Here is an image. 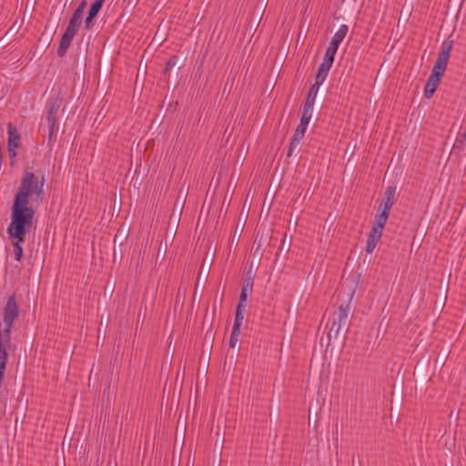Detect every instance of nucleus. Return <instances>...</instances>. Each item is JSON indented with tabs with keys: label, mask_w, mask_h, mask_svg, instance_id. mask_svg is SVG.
Listing matches in <instances>:
<instances>
[{
	"label": "nucleus",
	"mask_w": 466,
	"mask_h": 466,
	"mask_svg": "<svg viewBox=\"0 0 466 466\" xmlns=\"http://www.w3.org/2000/svg\"><path fill=\"white\" fill-rule=\"evenodd\" d=\"M45 177H35L34 172H25L17 192L15 195L11 208V222L6 233L12 241L15 259L20 262L23 258L22 244L25 240V235L33 225L35 210L29 207L30 196H35V200L44 198Z\"/></svg>",
	"instance_id": "obj_1"
},
{
	"label": "nucleus",
	"mask_w": 466,
	"mask_h": 466,
	"mask_svg": "<svg viewBox=\"0 0 466 466\" xmlns=\"http://www.w3.org/2000/svg\"><path fill=\"white\" fill-rule=\"evenodd\" d=\"M351 310L350 300L342 302L338 309L335 310L332 315L329 317L327 328H329L328 331V344H329L330 340L336 339L340 332L344 333V336L348 333L350 321L349 319V314Z\"/></svg>",
	"instance_id": "obj_2"
},
{
	"label": "nucleus",
	"mask_w": 466,
	"mask_h": 466,
	"mask_svg": "<svg viewBox=\"0 0 466 466\" xmlns=\"http://www.w3.org/2000/svg\"><path fill=\"white\" fill-rule=\"evenodd\" d=\"M62 98L59 96H53L49 98L46 104V121L48 125V139H52L53 135L58 129L57 116L59 109L62 106Z\"/></svg>",
	"instance_id": "obj_3"
},
{
	"label": "nucleus",
	"mask_w": 466,
	"mask_h": 466,
	"mask_svg": "<svg viewBox=\"0 0 466 466\" xmlns=\"http://www.w3.org/2000/svg\"><path fill=\"white\" fill-rule=\"evenodd\" d=\"M453 47V40L446 39L441 43V52L431 70V75L442 77L445 74L450 54Z\"/></svg>",
	"instance_id": "obj_4"
},
{
	"label": "nucleus",
	"mask_w": 466,
	"mask_h": 466,
	"mask_svg": "<svg viewBox=\"0 0 466 466\" xmlns=\"http://www.w3.org/2000/svg\"><path fill=\"white\" fill-rule=\"evenodd\" d=\"M76 33L77 31L74 28L66 26V31L61 36L59 46L57 48V56L59 57L65 56Z\"/></svg>",
	"instance_id": "obj_5"
},
{
	"label": "nucleus",
	"mask_w": 466,
	"mask_h": 466,
	"mask_svg": "<svg viewBox=\"0 0 466 466\" xmlns=\"http://www.w3.org/2000/svg\"><path fill=\"white\" fill-rule=\"evenodd\" d=\"M395 194H396V187L389 186L384 192V198L382 200V204L380 206L379 209H383L388 212H390V209L395 203Z\"/></svg>",
	"instance_id": "obj_6"
},
{
	"label": "nucleus",
	"mask_w": 466,
	"mask_h": 466,
	"mask_svg": "<svg viewBox=\"0 0 466 466\" xmlns=\"http://www.w3.org/2000/svg\"><path fill=\"white\" fill-rule=\"evenodd\" d=\"M307 127H308L302 126L300 124H299V126L297 127L295 133L293 134V137L289 143V150L287 153L288 157H291L293 150L299 145V141L303 138L305 132L307 130Z\"/></svg>",
	"instance_id": "obj_7"
},
{
	"label": "nucleus",
	"mask_w": 466,
	"mask_h": 466,
	"mask_svg": "<svg viewBox=\"0 0 466 466\" xmlns=\"http://www.w3.org/2000/svg\"><path fill=\"white\" fill-rule=\"evenodd\" d=\"M441 79L439 76L430 75L424 87V96L426 98L430 99L433 96L441 83Z\"/></svg>",
	"instance_id": "obj_8"
},
{
	"label": "nucleus",
	"mask_w": 466,
	"mask_h": 466,
	"mask_svg": "<svg viewBox=\"0 0 466 466\" xmlns=\"http://www.w3.org/2000/svg\"><path fill=\"white\" fill-rule=\"evenodd\" d=\"M382 236V231L377 228H372L369 234L365 250L367 253H372L375 249L377 243Z\"/></svg>",
	"instance_id": "obj_9"
},
{
	"label": "nucleus",
	"mask_w": 466,
	"mask_h": 466,
	"mask_svg": "<svg viewBox=\"0 0 466 466\" xmlns=\"http://www.w3.org/2000/svg\"><path fill=\"white\" fill-rule=\"evenodd\" d=\"M7 134H8V140H7V147H19V142H20V135L17 132L16 127L12 124L9 123L7 125Z\"/></svg>",
	"instance_id": "obj_10"
},
{
	"label": "nucleus",
	"mask_w": 466,
	"mask_h": 466,
	"mask_svg": "<svg viewBox=\"0 0 466 466\" xmlns=\"http://www.w3.org/2000/svg\"><path fill=\"white\" fill-rule=\"evenodd\" d=\"M348 30H349V27L347 25H340L339 29L332 36L331 41L329 44V46H330V48L338 49L339 46L345 38V36L348 33Z\"/></svg>",
	"instance_id": "obj_11"
},
{
	"label": "nucleus",
	"mask_w": 466,
	"mask_h": 466,
	"mask_svg": "<svg viewBox=\"0 0 466 466\" xmlns=\"http://www.w3.org/2000/svg\"><path fill=\"white\" fill-rule=\"evenodd\" d=\"M253 284L250 278H244L238 301L246 303L248 296L253 291Z\"/></svg>",
	"instance_id": "obj_12"
},
{
	"label": "nucleus",
	"mask_w": 466,
	"mask_h": 466,
	"mask_svg": "<svg viewBox=\"0 0 466 466\" xmlns=\"http://www.w3.org/2000/svg\"><path fill=\"white\" fill-rule=\"evenodd\" d=\"M246 303L238 301L236 313H235V319L232 329H234L235 331L240 330V327L242 325V321L244 319L243 313L245 311Z\"/></svg>",
	"instance_id": "obj_13"
},
{
	"label": "nucleus",
	"mask_w": 466,
	"mask_h": 466,
	"mask_svg": "<svg viewBox=\"0 0 466 466\" xmlns=\"http://www.w3.org/2000/svg\"><path fill=\"white\" fill-rule=\"evenodd\" d=\"M243 229H244V224L243 225H239V223H238L236 225V228L230 237V240H229V244H228V251L230 252L231 248H237L238 247V244L239 242V239L241 238V235H242V232H243Z\"/></svg>",
	"instance_id": "obj_14"
},
{
	"label": "nucleus",
	"mask_w": 466,
	"mask_h": 466,
	"mask_svg": "<svg viewBox=\"0 0 466 466\" xmlns=\"http://www.w3.org/2000/svg\"><path fill=\"white\" fill-rule=\"evenodd\" d=\"M380 212L379 215L376 216L372 228H377L379 230L383 231L390 212H388L383 209H380Z\"/></svg>",
	"instance_id": "obj_15"
},
{
	"label": "nucleus",
	"mask_w": 466,
	"mask_h": 466,
	"mask_svg": "<svg viewBox=\"0 0 466 466\" xmlns=\"http://www.w3.org/2000/svg\"><path fill=\"white\" fill-rule=\"evenodd\" d=\"M83 15H84V14L81 13L80 9H76L73 12V15L69 20L67 26L78 31V29L81 27V25L83 22Z\"/></svg>",
	"instance_id": "obj_16"
},
{
	"label": "nucleus",
	"mask_w": 466,
	"mask_h": 466,
	"mask_svg": "<svg viewBox=\"0 0 466 466\" xmlns=\"http://www.w3.org/2000/svg\"><path fill=\"white\" fill-rule=\"evenodd\" d=\"M322 84L315 81L313 85L309 87L307 97L305 99V103H309L314 105L317 94L319 92V88Z\"/></svg>",
	"instance_id": "obj_17"
},
{
	"label": "nucleus",
	"mask_w": 466,
	"mask_h": 466,
	"mask_svg": "<svg viewBox=\"0 0 466 466\" xmlns=\"http://www.w3.org/2000/svg\"><path fill=\"white\" fill-rule=\"evenodd\" d=\"M330 67L331 66L321 63L315 76V81L322 84L326 79Z\"/></svg>",
	"instance_id": "obj_18"
},
{
	"label": "nucleus",
	"mask_w": 466,
	"mask_h": 466,
	"mask_svg": "<svg viewBox=\"0 0 466 466\" xmlns=\"http://www.w3.org/2000/svg\"><path fill=\"white\" fill-rule=\"evenodd\" d=\"M338 49L330 48V46H328L322 63L329 65L332 66V64L334 62V57L337 53Z\"/></svg>",
	"instance_id": "obj_19"
},
{
	"label": "nucleus",
	"mask_w": 466,
	"mask_h": 466,
	"mask_svg": "<svg viewBox=\"0 0 466 466\" xmlns=\"http://www.w3.org/2000/svg\"><path fill=\"white\" fill-rule=\"evenodd\" d=\"M105 1L106 0H95L94 3L91 5L88 13L96 17Z\"/></svg>",
	"instance_id": "obj_20"
},
{
	"label": "nucleus",
	"mask_w": 466,
	"mask_h": 466,
	"mask_svg": "<svg viewBox=\"0 0 466 466\" xmlns=\"http://www.w3.org/2000/svg\"><path fill=\"white\" fill-rule=\"evenodd\" d=\"M177 62L178 56L176 55L172 56L166 63L163 74L167 75V73H169V71L177 65Z\"/></svg>",
	"instance_id": "obj_21"
},
{
	"label": "nucleus",
	"mask_w": 466,
	"mask_h": 466,
	"mask_svg": "<svg viewBox=\"0 0 466 466\" xmlns=\"http://www.w3.org/2000/svg\"><path fill=\"white\" fill-rule=\"evenodd\" d=\"M240 334V330L235 331L234 329H232L230 339H229V347L234 348L236 346V343L238 342V336Z\"/></svg>",
	"instance_id": "obj_22"
},
{
	"label": "nucleus",
	"mask_w": 466,
	"mask_h": 466,
	"mask_svg": "<svg viewBox=\"0 0 466 466\" xmlns=\"http://www.w3.org/2000/svg\"><path fill=\"white\" fill-rule=\"evenodd\" d=\"M313 106L314 105H311L309 103H304L301 116H308L309 118H311Z\"/></svg>",
	"instance_id": "obj_23"
},
{
	"label": "nucleus",
	"mask_w": 466,
	"mask_h": 466,
	"mask_svg": "<svg viewBox=\"0 0 466 466\" xmlns=\"http://www.w3.org/2000/svg\"><path fill=\"white\" fill-rule=\"evenodd\" d=\"M167 240H165L164 243H163V241H161L159 244V247H158L157 257L158 258L159 256H161L162 258H164L166 256V253H167Z\"/></svg>",
	"instance_id": "obj_24"
},
{
	"label": "nucleus",
	"mask_w": 466,
	"mask_h": 466,
	"mask_svg": "<svg viewBox=\"0 0 466 466\" xmlns=\"http://www.w3.org/2000/svg\"><path fill=\"white\" fill-rule=\"evenodd\" d=\"M95 18H96V16H95V15H91V14H89V13L87 14V16H86V20H85V28H86V30H88V29H90V28H91L92 22H93V20H94Z\"/></svg>",
	"instance_id": "obj_25"
},
{
	"label": "nucleus",
	"mask_w": 466,
	"mask_h": 466,
	"mask_svg": "<svg viewBox=\"0 0 466 466\" xmlns=\"http://www.w3.org/2000/svg\"><path fill=\"white\" fill-rule=\"evenodd\" d=\"M7 148H8L9 157L11 159V165H13L14 162H15V157L17 156V154H16V148L17 147H7Z\"/></svg>",
	"instance_id": "obj_26"
},
{
	"label": "nucleus",
	"mask_w": 466,
	"mask_h": 466,
	"mask_svg": "<svg viewBox=\"0 0 466 466\" xmlns=\"http://www.w3.org/2000/svg\"><path fill=\"white\" fill-rule=\"evenodd\" d=\"M310 121V118L308 116H301L299 124L305 127H308L309 123Z\"/></svg>",
	"instance_id": "obj_27"
},
{
	"label": "nucleus",
	"mask_w": 466,
	"mask_h": 466,
	"mask_svg": "<svg viewBox=\"0 0 466 466\" xmlns=\"http://www.w3.org/2000/svg\"><path fill=\"white\" fill-rule=\"evenodd\" d=\"M86 7V0H83V1L79 4V5L76 7V9H80L81 13H83V14H84V11H85Z\"/></svg>",
	"instance_id": "obj_28"
},
{
	"label": "nucleus",
	"mask_w": 466,
	"mask_h": 466,
	"mask_svg": "<svg viewBox=\"0 0 466 466\" xmlns=\"http://www.w3.org/2000/svg\"><path fill=\"white\" fill-rule=\"evenodd\" d=\"M245 278H250L254 281L255 273L252 272V267L247 271Z\"/></svg>",
	"instance_id": "obj_29"
},
{
	"label": "nucleus",
	"mask_w": 466,
	"mask_h": 466,
	"mask_svg": "<svg viewBox=\"0 0 466 466\" xmlns=\"http://www.w3.org/2000/svg\"><path fill=\"white\" fill-rule=\"evenodd\" d=\"M260 248H261V245H260V243H258L255 249V255L259 251Z\"/></svg>",
	"instance_id": "obj_30"
}]
</instances>
